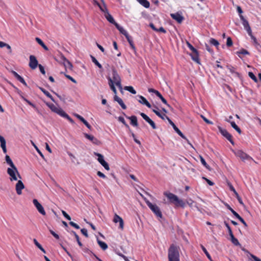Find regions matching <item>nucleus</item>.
Segmentation results:
<instances>
[{
  "label": "nucleus",
  "instance_id": "57",
  "mask_svg": "<svg viewBox=\"0 0 261 261\" xmlns=\"http://www.w3.org/2000/svg\"><path fill=\"white\" fill-rule=\"evenodd\" d=\"M237 218L242 223V224H243L245 227H247L248 225L246 222L240 215L238 216V217H237Z\"/></svg>",
  "mask_w": 261,
  "mask_h": 261
},
{
  "label": "nucleus",
  "instance_id": "3",
  "mask_svg": "<svg viewBox=\"0 0 261 261\" xmlns=\"http://www.w3.org/2000/svg\"><path fill=\"white\" fill-rule=\"evenodd\" d=\"M7 173L10 176V180L12 181H16L17 180V176L19 178L21 179V177L18 172L17 168L16 167H15V168L13 169L12 168H8L7 169Z\"/></svg>",
  "mask_w": 261,
  "mask_h": 261
},
{
  "label": "nucleus",
  "instance_id": "7",
  "mask_svg": "<svg viewBox=\"0 0 261 261\" xmlns=\"http://www.w3.org/2000/svg\"><path fill=\"white\" fill-rule=\"evenodd\" d=\"M227 185L229 187L230 190L233 192V193H234L239 203L242 205L244 206V203H243L242 198L239 196V194L237 193V192L236 191L233 186L231 185V184L230 182L228 181Z\"/></svg>",
  "mask_w": 261,
  "mask_h": 261
},
{
  "label": "nucleus",
  "instance_id": "43",
  "mask_svg": "<svg viewBox=\"0 0 261 261\" xmlns=\"http://www.w3.org/2000/svg\"><path fill=\"white\" fill-rule=\"evenodd\" d=\"M64 118H66L67 119H68L71 123H74V121L65 112H63V113L62 114V115L61 116Z\"/></svg>",
  "mask_w": 261,
  "mask_h": 261
},
{
  "label": "nucleus",
  "instance_id": "60",
  "mask_svg": "<svg viewBox=\"0 0 261 261\" xmlns=\"http://www.w3.org/2000/svg\"><path fill=\"white\" fill-rule=\"evenodd\" d=\"M38 66V67H39V68L40 69V72L43 74H45V71L44 67L42 65H41V64H39Z\"/></svg>",
  "mask_w": 261,
  "mask_h": 261
},
{
  "label": "nucleus",
  "instance_id": "64",
  "mask_svg": "<svg viewBox=\"0 0 261 261\" xmlns=\"http://www.w3.org/2000/svg\"><path fill=\"white\" fill-rule=\"evenodd\" d=\"M202 178L204 179L210 186H213L214 185V183L212 181L206 178V177H203Z\"/></svg>",
  "mask_w": 261,
  "mask_h": 261
},
{
  "label": "nucleus",
  "instance_id": "23",
  "mask_svg": "<svg viewBox=\"0 0 261 261\" xmlns=\"http://www.w3.org/2000/svg\"><path fill=\"white\" fill-rule=\"evenodd\" d=\"M0 142L1 147L2 148L3 152L6 153L7 152L6 142L5 138L1 135H0Z\"/></svg>",
  "mask_w": 261,
  "mask_h": 261
},
{
  "label": "nucleus",
  "instance_id": "47",
  "mask_svg": "<svg viewBox=\"0 0 261 261\" xmlns=\"http://www.w3.org/2000/svg\"><path fill=\"white\" fill-rule=\"evenodd\" d=\"M248 75L254 82L257 83L258 80L253 72H249Z\"/></svg>",
  "mask_w": 261,
  "mask_h": 261
},
{
  "label": "nucleus",
  "instance_id": "39",
  "mask_svg": "<svg viewBox=\"0 0 261 261\" xmlns=\"http://www.w3.org/2000/svg\"><path fill=\"white\" fill-rule=\"evenodd\" d=\"M187 203L191 207H195L197 208V209L198 210H199V208L198 207V206L196 205V203L193 201L192 200V199H189L187 201Z\"/></svg>",
  "mask_w": 261,
  "mask_h": 261
},
{
  "label": "nucleus",
  "instance_id": "51",
  "mask_svg": "<svg viewBox=\"0 0 261 261\" xmlns=\"http://www.w3.org/2000/svg\"><path fill=\"white\" fill-rule=\"evenodd\" d=\"M100 164L105 168L106 170H110L109 165L108 163L107 162H106L105 161H103V162H102V163H100Z\"/></svg>",
  "mask_w": 261,
  "mask_h": 261
},
{
  "label": "nucleus",
  "instance_id": "5",
  "mask_svg": "<svg viewBox=\"0 0 261 261\" xmlns=\"http://www.w3.org/2000/svg\"><path fill=\"white\" fill-rule=\"evenodd\" d=\"M218 128L221 135L226 138L231 143V144L234 145V143L232 139L231 135L229 134L226 129H223L220 126H218Z\"/></svg>",
  "mask_w": 261,
  "mask_h": 261
},
{
  "label": "nucleus",
  "instance_id": "30",
  "mask_svg": "<svg viewBox=\"0 0 261 261\" xmlns=\"http://www.w3.org/2000/svg\"><path fill=\"white\" fill-rule=\"evenodd\" d=\"M176 207H181L182 208H184L186 205V203L181 199L177 198V201L174 204Z\"/></svg>",
  "mask_w": 261,
  "mask_h": 261
},
{
  "label": "nucleus",
  "instance_id": "48",
  "mask_svg": "<svg viewBox=\"0 0 261 261\" xmlns=\"http://www.w3.org/2000/svg\"><path fill=\"white\" fill-rule=\"evenodd\" d=\"M118 120L122 122L124 125L126 127V128H128L129 129V125L126 123L123 117H121V116H120L118 118Z\"/></svg>",
  "mask_w": 261,
  "mask_h": 261
},
{
  "label": "nucleus",
  "instance_id": "44",
  "mask_svg": "<svg viewBox=\"0 0 261 261\" xmlns=\"http://www.w3.org/2000/svg\"><path fill=\"white\" fill-rule=\"evenodd\" d=\"M201 164L207 169L210 170V166L206 163L205 160L201 156H200Z\"/></svg>",
  "mask_w": 261,
  "mask_h": 261
},
{
  "label": "nucleus",
  "instance_id": "32",
  "mask_svg": "<svg viewBox=\"0 0 261 261\" xmlns=\"http://www.w3.org/2000/svg\"><path fill=\"white\" fill-rule=\"evenodd\" d=\"M115 26L119 30L120 33H121L122 34H123L124 36H125L126 35H127L128 34L127 31L126 30H125L123 28V27L119 25L118 23L115 24Z\"/></svg>",
  "mask_w": 261,
  "mask_h": 261
},
{
  "label": "nucleus",
  "instance_id": "31",
  "mask_svg": "<svg viewBox=\"0 0 261 261\" xmlns=\"http://www.w3.org/2000/svg\"><path fill=\"white\" fill-rule=\"evenodd\" d=\"M5 159H6V163L8 165H10L11 168H12L14 169L15 167H16V166H15V165L13 163V162H12V160L11 159L10 157L8 155H6V156H5Z\"/></svg>",
  "mask_w": 261,
  "mask_h": 261
},
{
  "label": "nucleus",
  "instance_id": "33",
  "mask_svg": "<svg viewBox=\"0 0 261 261\" xmlns=\"http://www.w3.org/2000/svg\"><path fill=\"white\" fill-rule=\"evenodd\" d=\"M36 41L45 50H48V48L47 47V46L44 43V42L42 41V40L40 39L39 38L36 37L35 38Z\"/></svg>",
  "mask_w": 261,
  "mask_h": 261
},
{
  "label": "nucleus",
  "instance_id": "49",
  "mask_svg": "<svg viewBox=\"0 0 261 261\" xmlns=\"http://www.w3.org/2000/svg\"><path fill=\"white\" fill-rule=\"evenodd\" d=\"M230 72L232 73H234L237 76L240 77V73L238 72H236L234 71V68L232 66H228L227 67Z\"/></svg>",
  "mask_w": 261,
  "mask_h": 261
},
{
  "label": "nucleus",
  "instance_id": "61",
  "mask_svg": "<svg viewBox=\"0 0 261 261\" xmlns=\"http://www.w3.org/2000/svg\"><path fill=\"white\" fill-rule=\"evenodd\" d=\"M156 115L159 117L160 118H161L162 120H165V118H166V115L164 114H162L160 112H157L156 113Z\"/></svg>",
  "mask_w": 261,
  "mask_h": 261
},
{
  "label": "nucleus",
  "instance_id": "14",
  "mask_svg": "<svg viewBox=\"0 0 261 261\" xmlns=\"http://www.w3.org/2000/svg\"><path fill=\"white\" fill-rule=\"evenodd\" d=\"M123 114L126 117V118L130 120V124L134 126L137 127L138 126V123L137 121V118L136 116H132L130 117L127 116L124 113Z\"/></svg>",
  "mask_w": 261,
  "mask_h": 261
},
{
  "label": "nucleus",
  "instance_id": "17",
  "mask_svg": "<svg viewBox=\"0 0 261 261\" xmlns=\"http://www.w3.org/2000/svg\"><path fill=\"white\" fill-rule=\"evenodd\" d=\"M171 16L178 23H181L184 19V17L178 13L171 14Z\"/></svg>",
  "mask_w": 261,
  "mask_h": 261
},
{
  "label": "nucleus",
  "instance_id": "45",
  "mask_svg": "<svg viewBox=\"0 0 261 261\" xmlns=\"http://www.w3.org/2000/svg\"><path fill=\"white\" fill-rule=\"evenodd\" d=\"M210 43L212 45H213L217 47H218L219 45V42L217 40H216L215 39H214V38H211L210 39Z\"/></svg>",
  "mask_w": 261,
  "mask_h": 261
},
{
  "label": "nucleus",
  "instance_id": "62",
  "mask_svg": "<svg viewBox=\"0 0 261 261\" xmlns=\"http://www.w3.org/2000/svg\"><path fill=\"white\" fill-rule=\"evenodd\" d=\"M64 75L68 79H69V80H70L71 81H72L73 83H76V81L75 80H74L73 77H72L71 76H70L69 75H68V74H66L65 73H64Z\"/></svg>",
  "mask_w": 261,
  "mask_h": 261
},
{
  "label": "nucleus",
  "instance_id": "36",
  "mask_svg": "<svg viewBox=\"0 0 261 261\" xmlns=\"http://www.w3.org/2000/svg\"><path fill=\"white\" fill-rule=\"evenodd\" d=\"M97 243H98V245L100 246V247H101V248L103 250H106L108 247L107 244L106 243H105L104 242H102L101 241H100L98 239H97Z\"/></svg>",
  "mask_w": 261,
  "mask_h": 261
},
{
  "label": "nucleus",
  "instance_id": "37",
  "mask_svg": "<svg viewBox=\"0 0 261 261\" xmlns=\"http://www.w3.org/2000/svg\"><path fill=\"white\" fill-rule=\"evenodd\" d=\"M92 61L99 68L102 69V65L98 62V61L96 60V59L93 57V56H90Z\"/></svg>",
  "mask_w": 261,
  "mask_h": 261
},
{
  "label": "nucleus",
  "instance_id": "22",
  "mask_svg": "<svg viewBox=\"0 0 261 261\" xmlns=\"http://www.w3.org/2000/svg\"><path fill=\"white\" fill-rule=\"evenodd\" d=\"M114 99L115 101H117L120 105V106L123 110H125L126 109V106L124 103L122 99L119 97L117 95H115L114 96Z\"/></svg>",
  "mask_w": 261,
  "mask_h": 261
},
{
  "label": "nucleus",
  "instance_id": "6",
  "mask_svg": "<svg viewBox=\"0 0 261 261\" xmlns=\"http://www.w3.org/2000/svg\"><path fill=\"white\" fill-rule=\"evenodd\" d=\"M164 195L167 198L169 202L173 204H175L178 198L176 195L169 192H165Z\"/></svg>",
  "mask_w": 261,
  "mask_h": 261
},
{
  "label": "nucleus",
  "instance_id": "12",
  "mask_svg": "<svg viewBox=\"0 0 261 261\" xmlns=\"http://www.w3.org/2000/svg\"><path fill=\"white\" fill-rule=\"evenodd\" d=\"M24 188V185L21 180H19L16 184L15 189L18 195L22 194V190Z\"/></svg>",
  "mask_w": 261,
  "mask_h": 261
},
{
  "label": "nucleus",
  "instance_id": "10",
  "mask_svg": "<svg viewBox=\"0 0 261 261\" xmlns=\"http://www.w3.org/2000/svg\"><path fill=\"white\" fill-rule=\"evenodd\" d=\"M240 17L241 20L242 21V24L244 26V29L246 30L248 35H250L251 32H252V31L248 21L244 17L243 15H240Z\"/></svg>",
  "mask_w": 261,
  "mask_h": 261
},
{
  "label": "nucleus",
  "instance_id": "27",
  "mask_svg": "<svg viewBox=\"0 0 261 261\" xmlns=\"http://www.w3.org/2000/svg\"><path fill=\"white\" fill-rule=\"evenodd\" d=\"M226 121L230 122L231 126L233 127L239 134H241V129L236 124L234 121H230L229 120L226 119Z\"/></svg>",
  "mask_w": 261,
  "mask_h": 261
},
{
  "label": "nucleus",
  "instance_id": "50",
  "mask_svg": "<svg viewBox=\"0 0 261 261\" xmlns=\"http://www.w3.org/2000/svg\"><path fill=\"white\" fill-rule=\"evenodd\" d=\"M32 143L33 145L34 146V147L36 149V150H37V151L38 152V153L42 157V158L44 160H45L44 155L42 154L41 151L39 149V148L37 147V146L32 141Z\"/></svg>",
  "mask_w": 261,
  "mask_h": 261
},
{
  "label": "nucleus",
  "instance_id": "19",
  "mask_svg": "<svg viewBox=\"0 0 261 261\" xmlns=\"http://www.w3.org/2000/svg\"><path fill=\"white\" fill-rule=\"evenodd\" d=\"M139 97L140 98V100H139V102L143 105H145L147 106L148 108H151V105L150 104V103L147 100V99L141 95H139Z\"/></svg>",
  "mask_w": 261,
  "mask_h": 261
},
{
  "label": "nucleus",
  "instance_id": "34",
  "mask_svg": "<svg viewBox=\"0 0 261 261\" xmlns=\"http://www.w3.org/2000/svg\"><path fill=\"white\" fill-rule=\"evenodd\" d=\"M39 89L41 90V91L48 97H49L53 101L55 102V100L51 95L46 91L45 89H44L43 88L40 87Z\"/></svg>",
  "mask_w": 261,
  "mask_h": 261
},
{
  "label": "nucleus",
  "instance_id": "58",
  "mask_svg": "<svg viewBox=\"0 0 261 261\" xmlns=\"http://www.w3.org/2000/svg\"><path fill=\"white\" fill-rule=\"evenodd\" d=\"M81 232L83 235H84L86 238H88L89 236L88 234L87 230L85 228H82L81 230Z\"/></svg>",
  "mask_w": 261,
  "mask_h": 261
},
{
  "label": "nucleus",
  "instance_id": "29",
  "mask_svg": "<svg viewBox=\"0 0 261 261\" xmlns=\"http://www.w3.org/2000/svg\"><path fill=\"white\" fill-rule=\"evenodd\" d=\"M229 236L230 237V241L233 245L236 246H241L239 241L234 237L233 233L229 234Z\"/></svg>",
  "mask_w": 261,
  "mask_h": 261
},
{
  "label": "nucleus",
  "instance_id": "4",
  "mask_svg": "<svg viewBox=\"0 0 261 261\" xmlns=\"http://www.w3.org/2000/svg\"><path fill=\"white\" fill-rule=\"evenodd\" d=\"M113 81L119 89L122 91V87L121 84V78L115 68H112Z\"/></svg>",
  "mask_w": 261,
  "mask_h": 261
},
{
  "label": "nucleus",
  "instance_id": "52",
  "mask_svg": "<svg viewBox=\"0 0 261 261\" xmlns=\"http://www.w3.org/2000/svg\"><path fill=\"white\" fill-rule=\"evenodd\" d=\"M224 224L228 230L229 235L233 233L232 231L231 230V229L230 226L229 225L228 223L226 221H224Z\"/></svg>",
  "mask_w": 261,
  "mask_h": 261
},
{
  "label": "nucleus",
  "instance_id": "41",
  "mask_svg": "<svg viewBox=\"0 0 261 261\" xmlns=\"http://www.w3.org/2000/svg\"><path fill=\"white\" fill-rule=\"evenodd\" d=\"M225 205L229 210L230 211V212L236 218L238 217V216H239V215L236 211H234L228 204L226 203L225 204Z\"/></svg>",
  "mask_w": 261,
  "mask_h": 261
},
{
  "label": "nucleus",
  "instance_id": "63",
  "mask_svg": "<svg viewBox=\"0 0 261 261\" xmlns=\"http://www.w3.org/2000/svg\"><path fill=\"white\" fill-rule=\"evenodd\" d=\"M62 214L68 220H71V217L70 216L67 214L64 211H62Z\"/></svg>",
  "mask_w": 261,
  "mask_h": 261
},
{
  "label": "nucleus",
  "instance_id": "20",
  "mask_svg": "<svg viewBox=\"0 0 261 261\" xmlns=\"http://www.w3.org/2000/svg\"><path fill=\"white\" fill-rule=\"evenodd\" d=\"M84 136L86 138L90 140L93 143L95 144H98L99 143V141L92 135L85 133L84 134Z\"/></svg>",
  "mask_w": 261,
  "mask_h": 261
},
{
  "label": "nucleus",
  "instance_id": "54",
  "mask_svg": "<svg viewBox=\"0 0 261 261\" xmlns=\"http://www.w3.org/2000/svg\"><path fill=\"white\" fill-rule=\"evenodd\" d=\"M238 54L249 55V53L246 49L242 48L239 51L237 52Z\"/></svg>",
  "mask_w": 261,
  "mask_h": 261
},
{
  "label": "nucleus",
  "instance_id": "1",
  "mask_svg": "<svg viewBox=\"0 0 261 261\" xmlns=\"http://www.w3.org/2000/svg\"><path fill=\"white\" fill-rule=\"evenodd\" d=\"M169 261H179V254L176 246L172 244L168 249Z\"/></svg>",
  "mask_w": 261,
  "mask_h": 261
},
{
  "label": "nucleus",
  "instance_id": "26",
  "mask_svg": "<svg viewBox=\"0 0 261 261\" xmlns=\"http://www.w3.org/2000/svg\"><path fill=\"white\" fill-rule=\"evenodd\" d=\"M191 56L192 59L194 61H195V62H196L198 64H200V60H199V59L198 53V51L197 50L196 51V53H193L192 54H191Z\"/></svg>",
  "mask_w": 261,
  "mask_h": 261
},
{
  "label": "nucleus",
  "instance_id": "59",
  "mask_svg": "<svg viewBox=\"0 0 261 261\" xmlns=\"http://www.w3.org/2000/svg\"><path fill=\"white\" fill-rule=\"evenodd\" d=\"M249 35L250 36L251 39L253 40V43H254V45L257 44V43H258L256 38L252 35V32H251V34Z\"/></svg>",
  "mask_w": 261,
  "mask_h": 261
},
{
  "label": "nucleus",
  "instance_id": "21",
  "mask_svg": "<svg viewBox=\"0 0 261 261\" xmlns=\"http://www.w3.org/2000/svg\"><path fill=\"white\" fill-rule=\"evenodd\" d=\"M12 73L13 75L17 79L18 81H19L20 83L23 84L24 86H27V84L23 78L20 75H19L16 71H12Z\"/></svg>",
  "mask_w": 261,
  "mask_h": 261
},
{
  "label": "nucleus",
  "instance_id": "42",
  "mask_svg": "<svg viewBox=\"0 0 261 261\" xmlns=\"http://www.w3.org/2000/svg\"><path fill=\"white\" fill-rule=\"evenodd\" d=\"M124 89L130 92L133 94H135L136 93V90L134 89L132 86H125L124 87Z\"/></svg>",
  "mask_w": 261,
  "mask_h": 261
},
{
  "label": "nucleus",
  "instance_id": "2",
  "mask_svg": "<svg viewBox=\"0 0 261 261\" xmlns=\"http://www.w3.org/2000/svg\"><path fill=\"white\" fill-rule=\"evenodd\" d=\"M144 199L150 209L152 212L155 215V216L159 218H162L163 217L162 213L160 210L159 207L155 204H152L146 198H144Z\"/></svg>",
  "mask_w": 261,
  "mask_h": 261
},
{
  "label": "nucleus",
  "instance_id": "40",
  "mask_svg": "<svg viewBox=\"0 0 261 261\" xmlns=\"http://www.w3.org/2000/svg\"><path fill=\"white\" fill-rule=\"evenodd\" d=\"M200 247L202 249V250H203V251L204 252V253L205 254L206 256H207V257L208 258V259L210 260V261H213L212 259V257L210 255V254H209V253L207 252V250L206 249V248L202 245H200Z\"/></svg>",
  "mask_w": 261,
  "mask_h": 261
},
{
  "label": "nucleus",
  "instance_id": "35",
  "mask_svg": "<svg viewBox=\"0 0 261 261\" xmlns=\"http://www.w3.org/2000/svg\"><path fill=\"white\" fill-rule=\"evenodd\" d=\"M141 5L146 8H148L150 6V3L147 0H137Z\"/></svg>",
  "mask_w": 261,
  "mask_h": 261
},
{
  "label": "nucleus",
  "instance_id": "46",
  "mask_svg": "<svg viewBox=\"0 0 261 261\" xmlns=\"http://www.w3.org/2000/svg\"><path fill=\"white\" fill-rule=\"evenodd\" d=\"M140 115L148 123L151 120V119L147 115H146L144 113H140Z\"/></svg>",
  "mask_w": 261,
  "mask_h": 261
},
{
  "label": "nucleus",
  "instance_id": "56",
  "mask_svg": "<svg viewBox=\"0 0 261 261\" xmlns=\"http://www.w3.org/2000/svg\"><path fill=\"white\" fill-rule=\"evenodd\" d=\"M187 45L188 47L192 51L193 53H196L197 50L196 48H195L192 45H191L189 42H187Z\"/></svg>",
  "mask_w": 261,
  "mask_h": 261
},
{
  "label": "nucleus",
  "instance_id": "28",
  "mask_svg": "<svg viewBox=\"0 0 261 261\" xmlns=\"http://www.w3.org/2000/svg\"><path fill=\"white\" fill-rule=\"evenodd\" d=\"M157 96L160 98V99L162 100V101L171 110H173V108L171 107L170 105L167 103V100L163 97L162 94L160 92H157Z\"/></svg>",
  "mask_w": 261,
  "mask_h": 261
},
{
  "label": "nucleus",
  "instance_id": "15",
  "mask_svg": "<svg viewBox=\"0 0 261 261\" xmlns=\"http://www.w3.org/2000/svg\"><path fill=\"white\" fill-rule=\"evenodd\" d=\"M107 20L111 23L115 25V24L117 23L113 18V16L109 13L107 9H106V14H104Z\"/></svg>",
  "mask_w": 261,
  "mask_h": 261
},
{
  "label": "nucleus",
  "instance_id": "9",
  "mask_svg": "<svg viewBox=\"0 0 261 261\" xmlns=\"http://www.w3.org/2000/svg\"><path fill=\"white\" fill-rule=\"evenodd\" d=\"M33 203L35 206L36 208L37 209L38 212L43 216L46 215L45 211L44 210L43 207L42 205L38 202V201L36 199H34L33 200Z\"/></svg>",
  "mask_w": 261,
  "mask_h": 261
},
{
  "label": "nucleus",
  "instance_id": "25",
  "mask_svg": "<svg viewBox=\"0 0 261 261\" xmlns=\"http://www.w3.org/2000/svg\"><path fill=\"white\" fill-rule=\"evenodd\" d=\"M108 81H109V85L110 87V88L111 90L113 91V92L115 94V95L117 93V90L116 89V88L114 86V81L110 77H108Z\"/></svg>",
  "mask_w": 261,
  "mask_h": 261
},
{
  "label": "nucleus",
  "instance_id": "38",
  "mask_svg": "<svg viewBox=\"0 0 261 261\" xmlns=\"http://www.w3.org/2000/svg\"><path fill=\"white\" fill-rule=\"evenodd\" d=\"M94 154L98 157L97 160L100 164L105 161L103 156L101 154L94 152Z\"/></svg>",
  "mask_w": 261,
  "mask_h": 261
},
{
  "label": "nucleus",
  "instance_id": "53",
  "mask_svg": "<svg viewBox=\"0 0 261 261\" xmlns=\"http://www.w3.org/2000/svg\"><path fill=\"white\" fill-rule=\"evenodd\" d=\"M233 42L231 38L230 37H228L227 38L226 45L227 47H230L232 45Z\"/></svg>",
  "mask_w": 261,
  "mask_h": 261
},
{
  "label": "nucleus",
  "instance_id": "8",
  "mask_svg": "<svg viewBox=\"0 0 261 261\" xmlns=\"http://www.w3.org/2000/svg\"><path fill=\"white\" fill-rule=\"evenodd\" d=\"M29 66L32 69H35L38 66V62L35 56L33 55L30 56Z\"/></svg>",
  "mask_w": 261,
  "mask_h": 261
},
{
  "label": "nucleus",
  "instance_id": "24",
  "mask_svg": "<svg viewBox=\"0 0 261 261\" xmlns=\"http://www.w3.org/2000/svg\"><path fill=\"white\" fill-rule=\"evenodd\" d=\"M149 27L154 31L156 32H162L166 33V30L162 27H160L159 29L156 28L152 23H149Z\"/></svg>",
  "mask_w": 261,
  "mask_h": 261
},
{
  "label": "nucleus",
  "instance_id": "11",
  "mask_svg": "<svg viewBox=\"0 0 261 261\" xmlns=\"http://www.w3.org/2000/svg\"><path fill=\"white\" fill-rule=\"evenodd\" d=\"M47 105L48 106V107L50 109V110L53 112L58 114V115H59L60 116H61L62 114L64 112L62 109H61V108L57 107L55 105H54L53 103H50V104L47 103Z\"/></svg>",
  "mask_w": 261,
  "mask_h": 261
},
{
  "label": "nucleus",
  "instance_id": "13",
  "mask_svg": "<svg viewBox=\"0 0 261 261\" xmlns=\"http://www.w3.org/2000/svg\"><path fill=\"white\" fill-rule=\"evenodd\" d=\"M170 124L173 127L174 130L179 135L182 139L188 141L186 137L182 133V132L178 129V128L175 125V124L172 122V120H170Z\"/></svg>",
  "mask_w": 261,
  "mask_h": 261
},
{
  "label": "nucleus",
  "instance_id": "55",
  "mask_svg": "<svg viewBox=\"0 0 261 261\" xmlns=\"http://www.w3.org/2000/svg\"><path fill=\"white\" fill-rule=\"evenodd\" d=\"M200 117L202 118V119L203 120V121L206 122V123L207 124H213V122L211 121H210L209 120H208L206 118H205L203 115H200Z\"/></svg>",
  "mask_w": 261,
  "mask_h": 261
},
{
  "label": "nucleus",
  "instance_id": "18",
  "mask_svg": "<svg viewBox=\"0 0 261 261\" xmlns=\"http://www.w3.org/2000/svg\"><path fill=\"white\" fill-rule=\"evenodd\" d=\"M237 156L240 157L242 160H247L250 157L242 150H238L236 152Z\"/></svg>",
  "mask_w": 261,
  "mask_h": 261
},
{
  "label": "nucleus",
  "instance_id": "16",
  "mask_svg": "<svg viewBox=\"0 0 261 261\" xmlns=\"http://www.w3.org/2000/svg\"><path fill=\"white\" fill-rule=\"evenodd\" d=\"M113 221H114V222H115V223L119 222V227H120L121 229H122L123 228V225H124L123 220V219H122L120 216H119L118 215L115 214V215H114V217Z\"/></svg>",
  "mask_w": 261,
  "mask_h": 261
}]
</instances>
